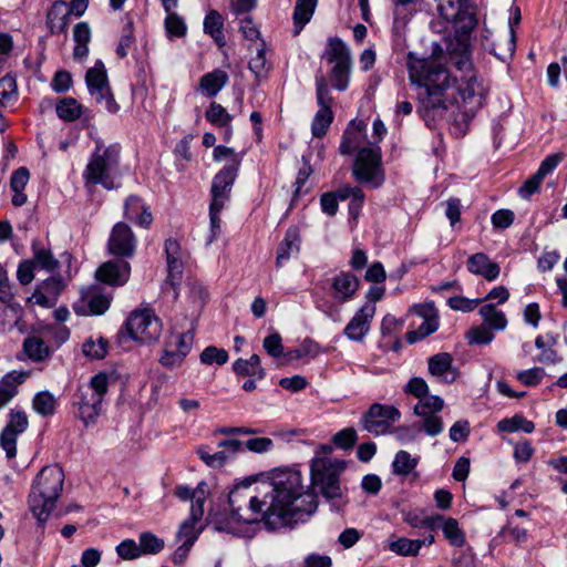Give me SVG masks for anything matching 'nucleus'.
<instances>
[{
	"mask_svg": "<svg viewBox=\"0 0 567 567\" xmlns=\"http://www.w3.org/2000/svg\"><path fill=\"white\" fill-rule=\"evenodd\" d=\"M494 336L486 327H475L467 332V340L471 344H487Z\"/></svg>",
	"mask_w": 567,
	"mask_h": 567,
	"instance_id": "338daca9",
	"label": "nucleus"
},
{
	"mask_svg": "<svg viewBox=\"0 0 567 567\" xmlns=\"http://www.w3.org/2000/svg\"><path fill=\"white\" fill-rule=\"evenodd\" d=\"M8 417V423L0 435V442L7 456L12 458L17 454V439L28 429L29 420L27 413L20 409H12Z\"/></svg>",
	"mask_w": 567,
	"mask_h": 567,
	"instance_id": "9b49d317",
	"label": "nucleus"
},
{
	"mask_svg": "<svg viewBox=\"0 0 567 567\" xmlns=\"http://www.w3.org/2000/svg\"><path fill=\"white\" fill-rule=\"evenodd\" d=\"M195 328L192 324L185 332L173 331L165 340L159 363L168 369L179 367L192 350Z\"/></svg>",
	"mask_w": 567,
	"mask_h": 567,
	"instance_id": "6e6552de",
	"label": "nucleus"
},
{
	"mask_svg": "<svg viewBox=\"0 0 567 567\" xmlns=\"http://www.w3.org/2000/svg\"><path fill=\"white\" fill-rule=\"evenodd\" d=\"M316 91L317 102L320 109L331 107L332 97L330 96L326 78L322 74L316 76Z\"/></svg>",
	"mask_w": 567,
	"mask_h": 567,
	"instance_id": "052dcab7",
	"label": "nucleus"
},
{
	"mask_svg": "<svg viewBox=\"0 0 567 567\" xmlns=\"http://www.w3.org/2000/svg\"><path fill=\"white\" fill-rule=\"evenodd\" d=\"M228 81L229 76L226 71L215 69L199 79L197 91L206 97H215L227 85Z\"/></svg>",
	"mask_w": 567,
	"mask_h": 567,
	"instance_id": "a878e982",
	"label": "nucleus"
},
{
	"mask_svg": "<svg viewBox=\"0 0 567 567\" xmlns=\"http://www.w3.org/2000/svg\"><path fill=\"white\" fill-rule=\"evenodd\" d=\"M230 513L215 517V528L239 534L240 525L262 522L267 529L296 524L311 516L318 507L317 495L306 489L302 475L291 468L269 472L256 487L238 484L228 496Z\"/></svg>",
	"mask_w": 567,
	"mask_h": 567,
	"instance_id": "f257e3e1",
	"label": "nucleus"
},
{
	"mask_svg": "<svg viewBox=\"0 0 567 567\" xmlns=\"http://www.w3.org/2000/svg\"><path fill=\"white\" fill-rule=\"evenodd\" d=\"M18 84L13 75L7 74L0 79V106L7 107L18 101Z\"/></svg>",
	"mask_w": 567,
	"mask_h": 567,
	"instance_id": "4c0bfd02",
	"label": "nucleus"
},
{
	"mask_svg": "<svg viewBox=\"0 0 567 567\" xmlns=\"http://www.w3.org/2000/svg\"><path fill=\"white\" fill-rule=\"evenodd\" d=\"M32 261L35 267L48 271H53L59 266V261L54 258L51 250L45 248H34Z\"/></svg>",
	"mask_w": 567,
	"mask_h": 567,
	"instance_id": "864d4df0",
	"label": "nucleus"
},
{
	"mask_svg": "<svg viewBox=\"0 0 567 567\" xmlns=\"http://www.w3.org/2000/svg\"><path fill=\"white\" fill-rule=\"evenodd\" d=\"M269 63L266 59V43L260 41L256 48V55L249 61L250 71L257 76H264L269 70Z\"/></svg>",
	"mask_w": 567,
	"mask_h": 567,
	"instance_id": "09e8293b",
	"label": "nucleus"
},
{
	"mask_svg": "<svg viewBox=\"0 0 567 567\" xmlns=\"http://www.w3.org/2000/svg\"><path fill=\"white\" fill-rule=\"evenodd\" d=\"M265 351L274 357L279 358L284 354V347L281 343V336L278 332H274L266 337L262 342Z\"/></svg>",
	"mask_w": 567,
	"mask_h": 567,
	"instance_id": "0e129e2a",
	"label": "nucleus"
},
{
	"mask_svg": "<svg viewBox=\"0 0 567 567\" xmlns=\"http://www.w3.org/2000/svg\"><path fill=\"white\" fill-rule=\"evenodd\" d=\"M130 275L131 266L124 260H109L95 272L97 280L111 286H123L128 281Z\"/></svg>",
	"mask_w": 567,
	"mask_h": 567,
	"instance_id": "6ab92c4d",
	"label": "nucleus"
},
{
	"mask_svg": "<svg viewBox=\"0 0 567 567\" xmlns=\"http://www.w3.org/2000/svg\"><path fill=\"white\" fill-rule=\"evenodd\" d=\"M358 435L354 429L347 427L341 431H339L333 436V442L339 447H342L344 450L351 449L357 443Z\"/></svg>",
	"mask_w": 567,
	"mask_h": 567,
	"instance_id": "69168bd1",
	"label": "nucleus"
},
{
	"mask_svg": "<svg viewBox=\"0 0 567 567\" xmlns=\"http://www.w3.org/2000/svg\"><path fill=\"white\" fill-rule=\"evenodd\" d=\"M333 121L331 107L319 109L315 114L311 124V132L315 137H322Z\"/></svg>",
	"mask_w": 567,
	"mask_h": 567,
	"instance_id": "37998d69",
	"label": "nucleus"
},
{
	"mask_svg": "<svg viewBox=\"0 0 567 567\" xmlns=\"http://www.w3.org/2000/svg\"><path fill=\"white\" fill-rule=\"evenodd\" d=\"M274 441L269 437H252L244 442V450L251 453L262 454L271 451Z\"/></svg>",
	"mask_w": 567,
	"mask_h": 567,
	"instance_id": "680f3d73",
	"label": "nucleus"
},
{
	"mask_svg": "<svg viewBox=\"0 0 567 567\" xmlns=\"http://www.w3.org/2000/svg\"><path fill=\"white\" fill-rule=\"evenodd\" d=\"M404 392L420 400L429 393V385L424 379L414 377L404 386Z\"/></svg>",
	"mask_w": 567,
	"mask_h": 567,
	"instance_id": "774afa93",
	"label": "nucleus"
},
{
	"mask_svg": "<svg viewBox=\"0 0 567 567\" xmlns=\"http://www.w3.org/2000/svg\"><path fill=\"white\" fill-rule=\"evenodd\" d=\"M437 528L442 529L444 537L447 539V542L452 546H455V547L464 546L465 534L460 528L458 523L455 518L442 516V519L439 520Z\"/></svg>",
	"mask_w": 567,
	"mask_h": 567,
	"instance_id": "473e14b6",
	"label": "nucleus"
},
{
	"mask_svg": "<svg viewBox=\"0 0 567 567\" xmlns=\"http://www.w3.org/2000/svg\"><path fill=\"white\" fill-rule=\"evenodd\" d=\"M412 311L421 319V322L415 330L408 333V341L411 343L430 336L439 328L437 311L433 303L416 305L412 308Z\"/></svg>",
	"mask_w": 567,
	"mask_h": 567,
	"instance_id": "dca6fc26",
	"label": "nucleus"
},
{
	"mask_svg": "<svg viewBox=\"0 0 567 567\" xmlns=\"http://www.w3.org/2000/svg\"><path fill=\"white\" fill-rule=\"evenodd\" d=\"M111 305V298L100 292L96 287H87L81 290V298L74 302L73 310L79 316L103 315Z\"/></svg>",
	"mask_w": 567,
	"mask_h": 567,
	"instance_id": "ddd939ff",
	"label": "nucleus"
},
{
	"mask_svg": "<svg viewBox=\"0 0 567 567\" xmlns=\"http://www.w3.org/2000/svg\"><path fill=\"white\" fill-rule=\"evenodd\" d=\"M23 350L29 359L34 362H41L51 357L50 347L41 339L29 336L23 341Z\"/></svg>",
	"mask_w": 567,
	"mask_h": 567,
	"instance_id": "c756f323",
	"label": "nucleus"
},
{
	"mask_svg": "<svg viewBox=\"0 0 567 567\" xmlns=\"http://www.w3.org/2000/svg\"><path fill=\"white\" fill-rule=\"evenodd\" d=\"M417 465V458L412 457L406 451H399L392 463V472L395 475L406 476L414 471Z\"/></svg>",
	"mask_w": 567,
	"mask_h": 567,
	"instance_id": "c03bdc74",
	"label": "nucleus"
},
{
	"mask_svg": "<svg viewBox=\"0 0 567 567\" xmlns=\"http://www.w3.org/2000/svg\"><path fill=\"white\" fill-rule=\"evenodd\" d=\"M198 522L190 518L184 520L177 532V539L183 544L193 546L198 538L200 530L196 529Z\"/></svg>",
	"mask_w": 567,
	"mask_h": 567,
	"instance_id": "603ef678",
	"label": "nucleus"
},
{
	"mask_svg": "<svg viewBox=\"0 0 567 567\" xmlns=\"http://www.w3.org/2000/svg\"><path fill=\"white\" fill-rule=\"evenodd\" d=\"M64 484V473L58 465L44 466L37 475L28 498L31 513L44 523L55 508Z\"/></svg>",
	"mask_w": 567,
	"mask_h": 567,
	"instance_id": "f03ea898",
	"label": "nucleus"
},
{
	"mask_svg": "<svg viewBox=\"0 0 567 567\" xmlns=\"http://www.w3.org/2000/svg\"><path fill=\"white\" fill-rule=\"evenodd\" d=\"M116 553L121 558L125 560H132L141 556L138 544H136L133 539H125L121 542L116 546Z\"/></svg>",
	"mask_w": 567,
	"mask_h": 567,
	"instance_id": "e2e57ef3",
	"label": "nucleus"
},
{
	"mask_svg": "<svg viewBox=\"0 0 567 567\" xmlns=\"http://www.w3.org/2000/svg\"><path fill=\"white\" fill-rule=\"evenodd\" d=\"M118 164V146L103 147L97 145L83 173L85 183L91 185L101 184L106 189L117 188Z\"/></svg>",
	"mask_w": 567,
	"mask_h": 567,
	"instance_id": "7ed1b4c3",
	"label": "nucleus"
},
{
	"mask_svg": "<svg viewBox=\"0 0 567 567\" xmlns=\"http://www.w3.org/2000/svg\"><path fill=\"white\" fill-rule=\"evenodd\" d=\"M480 315L489 329L503 330L507 326V319L504 312L497 310L494 305L488 303L482 306Z\"/></svg>",
	"mask_w": 567,
	"mask_h": 567,
	"instance_id": "ea45409f",
	"label": "nucleus"
},
{
	"mask_svg": "<svg viewBox=\"0 0 567 567\" xmlns=\"http://www.w3.org/2000/svg\"><path fill=\"white\" fill-rule=\"evenodd\" d=\"M300 234L297 227H290L277 249L276 265L282 267L300 251Z\"/></svg>",
	"mask_w": 567,
	"mask_h": 567,
	"instance_id": "5701e85b",
	"label": "nucleus"
},
{
	"mask_svg": "<svg viewBox=\"0 0 567 567\" xmlns=\"http://www.w3.org/2000/svg\"><path fill=\"white\" fill-rule=\"evenodd\" d=\"M353 175L360 183L372 187H379L384 182V174L381 168V154L379 148L364 147L358 152Z\"/></svg>",
	"mask_w": 567,
	"mask_h": 567,
	"instance_id": "0eeeda50",
	"label": "nucleus"
},
{
	"mask_svg": "<svg viewBox=\"0 0 567 567\" xmlns=\"http://www.w3.org/2000/svg\"><path fill=\"white\" fill-rule=\"evenodd\" d=\"M213 157L216 162L229 159V164L227 166L236 165V169H239L243 159V155L236 153L234 148L223 145H218L214 148Z\"/></svg>",
	"mask_w": 567,
	"mask_h": 567,
	"instance_id": "4d7b16f0",
	"label": "nucleus"
},
{
	"mask_svg": "<svg viewBox=\"0 0 567 567\" xmlns=\"http://www.w3.org/2000/svg\"><path fill=\"white\" fill-rule=\"evenodd\" d=\"M427 368L431 375L443 382H453L457 372L453 367V357L449 352H440L429 358Z\"/></svg>",
	"mask_w": 567,
	"mask_h": 567,
	"instance_id": "aec40b11",
	"label": "nucleus"
},
{
	"mask_svg": "<svg viewBox=\"0 0 567 567\" xmlns=\"http://www.w3.org/2000/svg\"><path fill=\"white\" fill-rule=\"evenodd\" d=\"M323 58L329 63L351 62V52L346 43L339 38H330L323 52Z\"/></svg>",
	"mask_w": 567,
	"mask_h": 567,
	"instance_id": "c85d7f7f",
	"label": "nucleus"
},
{
	"mask_svg": "<svg viewBox=\"0 0 567 567\" xmlns=\"http://www.w3.org/2000/svg\"><path fill=\"white\" fill-rule=\"evenodd\" d=\"M351 66L352 61L333 64L330 72V79L337 90L344 91L348 87Z\"/></svg>",
	"mask_w": 567,
	"mask_h": 567,
	"instance_id": "de8ad7c7",
	"label": "nucleus"
},
{
	"mask_svg": "<svg viewBox=\"0 0 567 567\" xmlns=\"http://www.w3.org/2000/svg\"><path fill=\"white\" fill-rule=\"evenodd\" d=\"M234 372L238 375H251L262 379L265 370L260 365V358L258 354L250 355L249 359H237L233 364Z\"/></svg>",
	"mask_w": 567,
	"mask_h": 567,
	"instance_id": "f704fd0d",
	"label": "nucleus"
},
{
	"mask_svg": "<svg viewBox=\"0 0 567 567\" xmlns=\"http://www.w3.org/2000/svg\"><path fill=\"white\" fill-rule=\"evenodd\" d=\"M218 447L221 450L210 453L207 446H199L197 455L207 466L218 468L244 451V442L240 440H224L218 443Z\"/></svg>",
	"mask_w": 567,
	"mask_h": 567,
	"instance_id": "4468645a",
	"label": "nucleus"
},
{
	"mask_svg": "<svg viewBox=\"0 0 567 567\" xmlns=\"http://www.w3.org/2000/svg\"><path fill=\"white\" fill-rule=\"evenodd\" d=\"M206 120L213 125L225 127L229 126L233 121L227 110L217 102H212L205 113Z\"/></svg>",
	"mask_w": 567,
	"mask_h": 567,
	"instance_id": "a18cd8bd",
	"label": "nucleus"
},
{
	"mask_svg": "<svg viewBox=\"0 0 567 567\" xmlns=\"http://www.w3.org/2000/svg\"><path fill=\"white\" fill-rule=\"evenodd\" d=\"M423 545L424 540L401 537L396 540H390L388 547L398 555L414 556L420 551Z\"/></svg>",
	"mask_w": 567,
	"mask_h": 567,
	"instance_id": "a19ab883",
	"label": "nucleus"
},
{
	"mask_svg": "<svg viewBox=\"0 0 567 567\" xmlns=\"http://www.w3.org/2000/svg\"><path fill=\"white\" fill-rule=\"evenodd\" d=\"M346 462L338 458L319 456L310 464L311 484L320 488L321 494L328 498H340L342 491L339 482Z\"/></svg>",
	"mask_w": 567,
	"mask_h": 567,
	"instance_id": "39448f33",
	"label": "nucleus"
},
{
	"mask_svg": "<svg viewBox=\"0 0 567 567\" xmlns=\"http://www.w3.org/2000/svg\"><path fill=\"white\" fill-rule=\"evenodd\" d=\"M359 288V279L347 271H341L331 281L332 298L339 302L349 301Z\"/></svg>",
	"mask_w": 567,
	"mask_h": 567,
	"instance_id": "4be33fe9",
	"label": "nucleus"
},
{
	"mask_svg": "<svg viewBox=\"0 0 567 567\" xmlns=\"http://www.w3.org/2000/svg\"><path fill=\"white\" fill-rule=\"evenodd\" d=\"M92 38L91 28L87 22H79L73 29V40L75 47L73 50L74 59H83L89 53V43Z\"/></svg>",
	"mask_w": 567,
	"mask_h": 567,
	"instance_id": "cd10ccee",
	"label": "nucleus"
},
{
	"mask_svg": "<svg viewBox=\"0 0 567 567\" xmlns=\"http://www.w3.org/2000/svg\"><path fill=\"white\" fill-rule=\"evenodd\" d=\"M32 409L41 416H51L56 409V399L51 392L41 391L33 396Z\"/></svg>",
	"mask_w": 567,
	"mask_h": 567,
	"instance_id": "e433bc0d",
	"label": "nucleus"
},
{
	"mask_svg": "<svg viewBox=\"0 0 567 567\" xmlns=\"http://www.w3.org/2000/svg\"><path fill=\"white\" fill-rule=\"evenodd\" d=\"M165 29L169 37H184L187 27L184 20L175 12H169L165 19Z\"/></svg>",
	"mask_w": 567,
	"mask_h": 567,
	"instance_id": "13d9d810",
	"label": "nucleus"
},
{
	"mask_svg": "<svg viewBox=\"0 0 567 567\" xmlns=\"http://www.w3.org/2000/svg\"><path fill=\"white\" fill-rule=\"evenodd\" d=\"M375 305L362 306L346 326L344 336L355 342H362L371 329V321L375 315Z\"/></svg>",
	"mask_w": 567,
	"mask_h": 567,
	"instance_id": "2eb2a0df",
	"label": "nucleus"
},
{
	"mask_svg": "<svg viewBox=\"0 0 567 567\" xmlns=\"http://www.w3.org/2000/svg\"><path fill=\"white\" fill-rule=\"evenodd\" d=\"M236 165L225 166L213 179L212 204L216 207H224L229 199L230 189L237 177Z\"/></svg>",
	"mask_w": 567,
	"mask_h": 567,
	"instance_id": "a211bd4d",
	"label": "nucleus"
},
{
	"mask_svg": "<svg viewBox=\"0 0 567 567\" xmlns=\"http://www.w3.org/2000/svg\"><path fill=\"white\" fill-rule=\"evenodd\" d=\"M545 377L543 368H532L516 373V379L526 386H535L542 382Z\"/></svg>",
	"mask_w": 567,
	"mask_h": 567,
	"instance_id": "bf43d9fd",
	"label": "nucleus"
},
{
	"mask_svg": "<svg viewBox=\"0 0 567 567\" xmlns=\"http://www.w3.org/2000/svg\"><path fill=\"white\" fill-rule=\"evenodd\" d=\"M442 519V515H433L427 517H420L417 513L409 512L404 515V522L412 527L436 529L439 527V520Z\"/></svg>",
	"mask_w": 567,
	"mask_h": 567,
	"instance_id": "3c124183",
	"label": "nucleus"
},
{
	"mask_svg": "<svg viewBox=\"0 0 567 567\" xmlns=\"http://www.w3.org/2000/svg\"><path fill=\"white\" fill-rule=\"evenodd\" d=\"M363 130L364 124L361 121H352L350 123V126L343 133L339 147L342 155H349L353 152L359 143V136Z\"/></svg>",
	"mask_w": 567,
	"mask_h": 567,
	"instance_id": "c9c22d12",
	"label": "nucleus"
},
{
	"mask_svg": "<svg viewBox=\"0 0 567 567\" xmlns=\"http://www.w3.org/2000/svg\"><path fill=\"white\" fill-rule=\"evenodd\" d=\"M421 417V429L430 436H436L444 429L443 420L437 413L417 415Z\"/></svg>",
	"mask_w": 567,
	"mask_h": 567,
	"instance_id": "6e6d98bb",
	"label": "nucleus"
},
{
	"mask_svg": "<svg viewBox=\"0 0 567 567\" xmlns=\"http://www.w3.org/2000/svg\"><path fill=\"white\" fill-rule=\"evenodd\" d=\"M444 408V400L437 395H429L421 398L414 405L413 412L415 415H425L431 413H439Z\"/></svg>",
	"mask_w": 567,
	"mask_h": 567,
	"instance_id": "49530a36",
	"label": "nucleus"
},
{
	"mask_svg": "<svg viewBox=\"0 0 567 567\" xmlns=\"http://www.w3.org/2000/svg\"><path fill=\"white\" fill-rule=\"evenodd\" d=\"M141 555H155L164 548V540L152 533H143L138 544Z\"/></svg>",
	"mask_w": 567,
	"mask_h": 567,
	"instance_id": "8fccbe9b",
	"label": "nucleus"
},
{
	"mask_svg": "<svg viewBox=\"0 0 567 567\" xmlns=\"http://www.w3.org/2000/svg\"><path fill=\"white\" fill-rule=\"evenodd\" d=\"M318 0H297L293 11L295 33L298 34L311 20Z\"/></svg>",
	"mask_w": 567,
	"mask_h": 567,
	"instance_id": "72a5a7b5",
	"label": "nucleus"
},
{
	"mask_svg": "<svg viewBox=\"0 0 567 567\" xmlns=\"http://www.w3.org/2000/svg\"><path fill=\"white\" fill-rule=\"evenodd\" d=\"M130 337L141 343L156 341L162 332V321L150 308L136 309L126 320Z\"/></svg>",
	"mask_w": 567,
	"mask_h": 567,
	"instance_id": "423d86ee",
	"label": "nucleus"
},
{
	"mask_svg": "<svg viewBox=\"0 0 567 567\" xmlns=\"http://www.w3.org/2000/svg\"><path fill=\"white\" fill-rule=\"evenodd\" d=\"M85 82L96 103L103 105L110 113H116L120 110V105L111 92L106 69L102 61H96L94 66L86 71Z\"/></svg>",
	"mask_w": 567,
	"mask_h": 567,
	"instance_id": "1a4fd4ad",
	"label": "nucleus"
},
{
	"mask_svg": "<svg viewBox=\"0 0 567 567\" xmlns=\"http://www.w3.org/2000/svg\"><path fill=\"white\" fill-rule=\"evenodd\" d=\"M228 361V353L226 350L209 346L200 353V362L203 364L212 365L214 363L223 365Z\"/></svg>",
	"mask_w": 567,
	"mask_h": 567,
	"instance_id": "5fc2aeb1",
	"label": "nucleus"
},
{
	"mask_svg": "<svg viewBox=\"0 0 567 567\" xmlns=\"http://www.w3.org/2000/svg\"><path fill=\"white\" fill-rule=\"evenodd\" d=\"M55 112L62 121L74 122L82 116L83 105L74 97H63L58 101Z\"/></svg>",
	"mask_w": 567,
	"mask_h": 567,
	"instance_id": "2f4dec72",
	"label": "nucleus"
},
{
	"mask_svg": "<svg viewBox=\"0 0 567 567\" xmlns=\"http://www.w3.org/2000/svg\"><path fill=\"white\" fill-rule=\"evenodd\" d=\"M136 237L131 227L123 223H116L110 234L107 240V250L116 257L128 258L135 254Z\"/></svg>",
	"mask_w": 567,
	"mask_h": 567,
	"instance_id": "f8f14e48",
	"label": "nucleus"
},
{
	"mask_svg": "<svg viewBox=\"0 0 567 567\" xmlns=\"http://www.w3.org/2000/svg\"><path fill=\"white\" fill-rule=\"evenodd\" d=\"M512 13L514 14L513 18L509 19V25H511V37L507 39L506 37H503L502 42L503 47L501 48V44L498 43L493 44L489 49L491 52L497 56L499 60H505L507 56H512L515 50V38H514V31L512 28V23H518L520 20V11L517 7L512 8Z\"/></svg>",
	"mask_w": 567,
	"mask_h": 567,
	"instance_id": "7c9ffc66",
	"label": "nucleus"
},
{
	"mask_svg": "<svg viewBox=\"0 0 567 567\" xmlns=\"http://www.w3.org/2000/svg\"><path fill=\"white\" fill-rule=\"evenodd\" d=\"M401 412L393 405L373 403L361 419L363 430L379 436L390 432L400 420Z\"/></svg>",
	"mask_w": 567,
	"mask_h": 567,
	"instance_id": "9d476101",
	"label": "nucleus"
},
{
	"mask_svg": "<svg viewBox=\"0 0 567 567\" xmlns=\"http://www.w3.org/2000/svg\"><path fill=\"white\" fill-rule=\"evenodd\" d=\"M165 254L167 261V278L163 289L166 291L171 288L173 290L174 298H177V286L182 280L184 266L179 258V245L175 239H167L165 241Z\"/></svg>",
	"mask_w": 567,
	"mask_h": 567,
	"instance_id": "f3484780",
	"label": "nucleus"
},
{
	"mask_svg": "<svg viewBox=\"0 0 567 567\" xmlns=\"http://www.w3.org/2000/svg\"><path fill=\"white\" fill-rule=\"evenodd\" d=\"M29 372L13 370L0 380V410L7 406L18 394L19 386L27 380Z\"/></svg>",
	"mask_w": 567,
	"mask_h": 567,
	"instance_id": "b1692460",
	"label": "nucleus"
},
{
	"mask_svg": "<svg viewBox=\"0 0 567 567\" xmlns=\"http://www.w3.org/2000/svg\"><path fill=\"white\" fill-rule=\"evenodd\" d=\"M223 25V17L216 10L209 11L205 17L204 31L208 33L219 45H223L225 43Z\"/></svg>",
	"mask_w": 567,
	"mask_h": 567,
	"instance_id": "58836bf2",
	"label": "nucleus"
},
{
	"mask_svg": "<svg viewBox=\"0 0 567 567\" xmlns=\"http://www.w3.org/2000/svg\"><path fill=\"white\" fill-rule=\"evenodd\" d=\"M534 427V423L526 420L523 415H514L513 417L503 419L497 423L498 431L506 433H513L519 430L525 433H532Z\"/></svg>",
	"mask_w": 567,
	"mask_h": 567,
	"instance_id": "79ce46f5",
	"label": "nucleus"
},
{
	"mask_svg": "<svg viewBox=\"0 0 567 567\" xmlns=\"http://www.w3.org/2000/svg\"><path fill=\"white\" fill-rule=\"evenodd\" d=\"M107 390L109 375L106 373L95 374L91 378L89 385L80 390L76 416L86 427L96 424L103 412V400Z\"/></svg>",
	"mask_w": 567,
	"mask_h": 567,
	"instance_id": "20e7f679",
	"label": "nucleus"
},
{
	"mask_svg": "<svg viewBox=\"0 0 567 567\" xmlns=\"http://www.w3.org/2000/svg\"><path fill=\"white\" fill-rule=\"evenodd\" d=\"M71 13L66 9V2L59 0L53 2L47 14L51 33H66Z\"/></svg>",
	"mask_w": 567,
	"mask_h": 567,
	"instance_id": "bb28decb",
	"label": "nucleus"
},
{
	"mask_svg": "<svg viewBox=\"0 0 567 567\" xmlns=\"http://www.w3.org/2000/svg\"><path fill=\"white\" fill-rule=\"evenodd\" d=\"M124 216L140 227L148 228L153 221L150 207L137 196L131 195L124 202Z\"/></svg>",
	"mask_w": 567,
	"mask_h": 567,
	"instance_id": "412c9836",
	"label": "nucleus"
},
{
	"mask_svg": "<svg viewBox=\"0 0 567 567\" xmlns=\"http://www.w3.org/2000/svg\"><path fill=\"white\" fill-rule=\"evenodd\" d=\"M467 270L484 277L488 281L495 280L501 272L498 264L492 261L487 255L477 252L467 259Z\"/></svg>",
	"mask_w": 567,
	"mask_h": 567,
	"instance_id": "393cba45",
	"label": "nucleus"
}]
</instances>
